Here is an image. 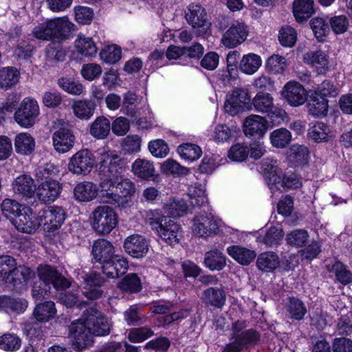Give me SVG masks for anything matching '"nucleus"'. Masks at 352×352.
<instances>
[{"label": "nucleus", "instance_id": "nucleus-9", "mask_svg": "<svg viewBox=\"0 0 352 352\" xmlns=\"http://www.w3.org/2000/svg\"><path fill=\"white\" fill-rule=\"evenodd\" d=\"M186 19L193 29H197L198 35H203L210 29V23L207 19L206 10L198 4H190L186 11Z\"/></svg>", "mask_w": 352, "mask_h": 352}, {"label": "nucleus", "instance_id": "nucleus-30", "mask_svg": "<svg viewBox=\"0 0 352 352\" xmlns=\"http://www.w3.org/2000/svg\"><path fill=\"white\" fill-rule=\"evenodd\" d=\"M285 309L287 317L292 320H301L307 314V308L304 302L298 298H287Z\"/></svg>", "mask_w": 352, "mask_h": 352}, {"label": "nucleus", "instance_id": "nucleus-61", "mask_svg": "<svg viewBox=\"0 0 352 352\" xmlns=\"http://www.w3.org/2000/svg\"><path fill=\"white\" fill-rule=\"evenodd\" d=\"M278 41L283 47H292L297 41V32L290 26L283 27L279 30Z\"/></svg>", "mask_w": 352, "mask_h": 352}, {"label": "nucleus", "instance_id": "nucleus-14", "mask_svg": "<svg viewBox=\"0 0 352 352\" xmlns=\"http://www.w3.org/2000/svg\"><path fill=\"white\" fill-rule=\"evenodd\" d=\"M39 279L44 283L51 284L56 289L69 287V282L64 278L57 270L49 265H41L37 267Z\"/></svg>", "mask_w": 352, "mask_h": 352}, {"label": "nucleus", "instance_id": "nucleus-60", "mask_svg": "<svg viewBox=\"0 0 352 352\" xmlns=\"http://www.w3.org/2000/svg\"><path fill=\"white\" fill-rule=\"evenodd\" d=\"M119 287L124 292L135 293L141 290L142 285L139 277L135 274H131L119 283Z\"/></svg>", "mask_w": 352, "mask_h": 352}, {"label": "nucleus", "instance_id": "nucleus-41", "mask_svg": "<svg viewBox=\"0 0 352 352\" xmlns=\"http://www.w3.org/2000/svg\"><path fill=\"white\" fill-rule=\"evenodd\" d=\"M309 113L314 117L325 116L328 112V100L321 98L314 93L307 104Z\"/></svg>", "mask_w": 352, "mask_h": 352}, {"label": "nucleus", "instance_id": "nucleus-59", "mask_svg": "<svg viewBox=\"0 0 352 352\" xmlns=\"http://www.w3.org/2000/svg\"><path fill=\"white\" fill-rule=\"evenodd\" d=\"M177 151L182 157L190 161L199 159L202 153L201 149L199 146L189 143L179 146Z\"/></svg>", "mask_w": 352, "mask_h": 352}, {"label": "nucleus", "instance_id": "nucleus-47", "mask_svg": "<svg viewBox=\"0 0 352 352\" xmlns=\"http://www.w3.org/2000/svg\"><path fill=\"white\" fill-rule=\"evenodd\" d=\"M284 236L283 230L280 226H272L270 227L263 235L258 236V240L267 246L272 247L280 243Z\"/></svg>", "mask_w": 352, "mask_h": 352}, {"label": "nucleus", "instance_id": "nucleus-58", "mask_svg": "<svg viewBox=\"0 0 352 352\" xmlns=\"http://www.w3.org/2000/svg\"><path fill=\"white\" fill-rule=\"evenodd\" d=\"M21 346V340L14 333H5L0 336V349L4 351H16Z\"/></svg>", "mask_w": 352, "mask_h": 352}, {"label": "nucleus", "instance_id": "nucleus-44", "mask_svg": "<svg viewBox=\"0 0 352 352\" xmlns=\"http://www.w3.org/2000/svg\"><path fill=\"white\" fill-rule=\"evenodd\" d=\"M110 130V121L104 116H100L91 123L90 134L97 139L103 140L108 136Z\"/></svg>", "mask_w": 352, "mask_h": 352}, {"label": "nucleus", "instance_id": "nucleus-13", "mask_svg": "<svg viewBox=\"0 0 352 352\" xmlns=\"http://www.w3.org/2000/svg\"><path fill=\"white\" fill-rule=\"evenodd\" d=\"M283 98L292 107L303 104L307 100V92L304 87L296 81L287 82L281 91Z\"/></svg>", "mask_w": 352, "mask_h": 352}, {"label": "nucleus", "instance_id": "nucleus-48", "mask_svg": "<svg viewBox=\"0 0 352 352\" xmlns=\"http://www.w3.org/2000/svg\"><path fill=\"white\" fill-rule=\"evenodd\" d=\"M96 104L91 100L75 101L72 105L74 115L81 120H89L94 114Z\"/></svg>", "mask_w": 352, "mask_h": 352}, {"label": "nucleus", "instance_id": "nucleus-22", "mask_svg": "<svg viewBox=\"0 0 352 352\" xmlns=\"http://www.w3.org/2000/svg\"><path fill=\"white\" fill-rule=\"evenodd\" d=\"M268 129V122L258 115H250L243 122V131L246 136L262 138Z\"/></svg>", "mask_w": 352, "mask_h": 352}, {"label": "nucleus", "instance_id": "nucleus-35", "mask_svg": "<svg viewBox=\"0 0 352 352\" xmlns=\"http://www.w3.org/2000/svg\"><path fill=\"white\" fill-rule=\"evenodd\" d=\"M119 197L118 207L124 206L129 201L131 195L135 192V184L129 179L124 178L122 175L120 179L116 182Z\"/></svg>", "mask_w": 352, "mask_h": 352}, {"label": "nucleus", "instance_id": "nucleus-26", "mask_svg": "<svg viewBox=\"0 0 352 352\" xmlns=\"http://www.w3.org/2000/svg\"><path fill=\"white\" fill-rule=\"evenodd\" d=\"M303 60L307 64L311 65L318 75H324L328 71V58L327 54L321 50L306 53L303 56Z\"/></svg>", "mask_w": 352, "mask_h": 352}, {"label": "nucleus", "instance_id": "nucleus-51", "mask_svg": "<svg viewBox=\"0 0 352 352\" xmlns=\"http://www.w3.org/2000/svg\"><path fill=\"white\" fill-rule=\"evenodd\" d=\"M308 135L316 142H327L331 137V129L327 124L317 122L309 129Z\"/></svg>", "mask_w": 352, "mask_h": 352}, {"label": "nucleus", "instance_id": "nucleus-23", "mask_svg": "<svg viewBox=\"0 0 352 352\" xmlns=\"http://www.w3.org/2000/svg\"><path fill=\"white\" fill-rule=\"evenodd\" d=\"M52 140L54 149L59 153H64L72 148L75 137L70 129L62 127L54 133Z\"/></svg>", "mask_w": 352, "mask_h": 352}, {"label": "nucleus", "instance_id": "nucleus-5", "mask_svg": "<svg viewBox=\"0 0 352 352\" xmlns=\"http://www.w3.org/2000/svg\"><path fill=\"white\" fill-rule=\"evenodd\" d=\"M93 336L82 316L69 326V336L74 349L77 351H82L91 346Z\"/></svg>", "mask_w": 352, "mask_h": 352}, {"label": "nucleus", "instance_id": "nucleus-40", "mask_svg": "<svg viewBox=\"0 0 352 352\" xmlns=\"http://www.w3.org/2000/svg\"><path fill=\"white\" fill-rule=\"evenodd\" d=\"M28 305V302L24 298H12L6 296L0 297V309H3L8 312L23 313Z\"/></svg>", "mask_w": 352, "mask_h": 352}, {"label": "nucleus", "instance_id": "nucleus-55", "mask_svg": "<svg viewBox=\"0 0 352 352\" xmlns=\"http://www.w3.org/2000/svg\"><path fill=\"white\" fill-rule=\"evenodd\" d=\"M165 209L173 217H182L186 214L188 206L182 198H173L165 204Z\"/></svg>", "mask_w": 352, "mask_h": 352}, {"label": "nucleus", "instance_id": "nucleus-24", "mask_svg": "<svg viewBox=\"0 0 352 352\" xmlns=\"http://www.w3.org/2000/svg\"><path fill=\"white\" fill-rule=\"evenodd\" d=\"M36 192L41 201L50 203L53 202L59 195L60 186L55 179L46 180L36 188Z\"/></svg>", "mask_w": 352, "mask_h": 352}, {"label": "nucleus", "instance_id": "nucleus-50", "mask_svg": "<svg viewBox=\"0 0 352 352\" xmlns=\"http://www.w3.org/2000/svg\"><path fill=\"white\" fill-rule=\"evenodd\" d=\"M45 65L62 62L65 58V52L59 43H52L47 45L45 50Z\"/></svg>", "mask_w": 352, "mask_h": 352}, {"label": "nucleus", "instance_id": "nucleus-18", "mask_svg": "<svg viewBox=\"0 0 352 352\" xmlns=\"http://www.w3.org/2000/svg\"><path fill=\"white\" fill-rule=\"evenodd\" d=\"M252 104L255 110L261 113H272L279 118H283L286 114L283 109L274 106V99L268 93H257L252 100Z\"/></svg>", "mask_w": 352, "mask_h": 352}, {"label": "nucleus", "instance_id": "nucleus-43", "mask_svg": "<svg viewBox=\"0 0 352 352\" xmlns=\"http://www.w3.org/2000/svg\"><path fill=\"white\" fill-rule=\"evenodd\" d=\"M280 263L278 255L272 252H267L261 254L257 260L258 268L263 272H270L276 270Z\"/></svg>", "mask_w": 352, "mask_h": 352}, {"label": "nucleus", "instance_id": "nucleus-49", "mask_svg": "<svg viewBox=\"0 0 352 352\" xmlns=\"http://www.w3.org/2000/svg\"><path fill=\"white\" fill-rule=\"evenodd\" d=\"M261 166L269 182L272 184V186L270 188L272 190L275 185L280 182V169L276 164V161L272 159H265L263 160Z\"/></svg>", "mask_w": 352, "mask_h": 352}, {"label": "nucleus", "instance_id": "nucleus-36", "mask_svg": "<svg viewBox=\"0 0 352 352\" xmlns=\"http://www.w3.org/2000/svg\"><path fill=\"white\" fill-rule=\"evenodd\" d=\"M262 65L260 56L254 53H249L243 56L240 60L239 68L240 71L248 75L256 73Z\"/></svg>", "mask_w": 352, "mask_h": 352}, {"label": "nucleus", "instance_id": "nucleus-45", "mask_svg": "<svg viewBox=\"0 0 352 352\" xmlns=\"http://www.w3.org/2000/svg\"><path fill=\"white\" fill-rule=\"evenodd\" d=\"M187 193L191 204L194 206L200 207L208 202V198L205 195V187L200 182L190 184Z\"/></svg>", "mask_w": 352, "mask_h": 352}, {"label": "nucleus", "instance_id": "nucleus-1", "mask_svg": "<svg viewBox=\"0 0 352 352\" xmlns=\"http://www.w3.org/2000/svg\"><path fill=\"white\" fill-rule=\"evenodd\" d=\"M74 24L67 17L55 18L41 23L32 30L33 36L37 39L50 41L52 39H67Z\"/></svg>", "mask_w": 352, "mask_h": 352}, {"label": "nucleus", "instance_id": "nucleus-63", "mask_svg": "<svg viewBox=\"0 0 352 352\" xmlns=\"http://www.w3.org/2000/svg\"><path fill=\"white\" fill-rule=\"evenodd\" d=\"M311 28L318 41L323 40L324 37L329 32V22H327L324 19L320 17H316L310 21Z\"/></svg>", "mask_w": 352, "mask_h": 352}, {"label": "nucleus", "instance_id": "nucleus-25", "mask_svg": "<svg viewBox=\"0 0 352 352\" xmlns=\"http://www.w3.org/2000/svg\"><path fill=\"white\" fill-rule=\"evenodd\" d=\"M92 255L96 262H107L115 256L114 247L106 239L96 240L92 246Z\"/></svg>", "mask_w": 352, "mask_h": 352}, {"label": "nucleus", "instance_id": "nucleus-7", "mask_svg": "<svg viewBox=\"0 0 352 352\" xmlns=\"http://www.w3.org/2000/svg\"><path fill=\"white\" fill-rule=\"evenodd\" d=\"M95 162V157L90 151L80 150L70 158L68 169L74 175L85 176L91 171Z\"/></svg>", "mask_w": 352, "mask_h": 352}, {"label": "nucleus", "instance_id": "nucleus-4", "mask_svg": "<svg viewBox=\"0 0 352 352\" xmlns=\"http://www.w3.org/2000/svg\"><path fill=\"white\" fill-rule=\"evenodd\" d=\"M78 270L77 279L80 281L82 294L88 300H94L100 298L104 294L101 287L105 280L103 277L96 272L91 274L80 273Z\"/></svg>", "mask_w": 352, "mask_h": 352}, {"label": "nucleus", "instance_id": "nucleus-64", "mask_svg": "<svg viewBox=\"0 0 352 352\" xmlns=\"http://www.w3.org/2000/svg\"><path fill=\"white\" fill-rule=\"evenodd\" d=\"M57 83L63 90L72 95H80L84 89L81 83L68 78H60Z\"/></svg>", "mask_w": 352, "mask_h": 352}, {"label": "nucleus", "instance_id": "nucleus-15", "mask_svg": "<svg viewBox=\"0 0 352 352\" xmlns=\"http://www.w3.org/2000/svg\"><path fill=\"white\" fill-rule=\"evenodd\" d=\"M35 277V273L30 267L25 265L14 266L11 272L6 276L3 283L13 289L21 288Z\"/></svg>", "mask_w": 352, "mask_h": 352}, {"label": "nucleus", "instance_id": "nucleus-19", "mask_svg": "<svg viewBox=\"0 0 352 352\" xmlns=\"http://www.w3.org/2000/svg\"><path fill=\"white\" fill-rule=\"evenodd\" d=\"M116 179L100 177L99 186V199L100 202L118 207L119 197Z\"/></svg>", "mask_w": 352, "mask_h": 352}, {"label": "nucleus", "instance_id": "nucleus-3", "mask_svg": "<svg viewBox=\"0 0 352 352\" xmlns=\"http://www.w3.org/2000/svg\"><path fill=\"white\" fill-rule=\"evenodd\" d=\"M125 170L124 161L115 151L103 152L99 158L100 177L120 179Z\"/></svg>", "mask_w": 352, "mask_h": 352}, {"label": "nucleus", "instance_id": "nucleus-31", "mask_svg": "<svg viewBox=\"0 0 352 352\" xmlns=\"http://www.w3.org/2000/svg\"><path fill=\"white\" fill-rule=\"evenodd\" d=\"M314 0H294L293 2V13L296 20L303 22L310 18L315 12Z\"/></svg>", "mask_w": 352, "mask_h": 352}, {"label": "nucleus", "instance_id": "nucleus-10", "mask_svg": "<svg viewBox=\"0 0 352 352\" xmlns=\"http://www.w3.org/2000/svg\"><path fill=\"white\" fill-rule=\"evenodd\" d=\"M65 217L66 213L62 207L52 206L41 211L39 219L40 223L43 222L45 230L53 232L60 228Z\"/></svg>", "mask_w": 352, "mask_h": 352}, {"label": "nucleus", "instance_id": "nucleus-11", "mask_svg": "<svg viewBox=\"0 0 352 352\" xmlns=\"http://www.w3.org/2000/svg\"><path fill=\"white\" fill-rule=\"evenodd\" d=\"M248 35V26L244 23L235 21L223 34L221 41L226 47L234 48L243 43Z\"/></svg>", "mask_w": 352, "mask_h": 352}, {"label": "nucleus", "instance_id": "nucleus-34", "mask_svg": "<svg viewBox=\"0 0 352 352\" xmlns=\"http://www.w3.org/2000/svg\"><path fill=\"white\" fill-rule=\"evenodd\" d=\"M228 254L241 265H249L256 257L254 251L239 245H232L227 249Z\"/></svg>", "mask_w": 352, "mask_h": 352}, {"label": "nucleus", "instance_id": "nucleus-38", "mask_svg": "<svg viewBox=\"0 0 352 352\" xmlns=\"http://www.w3.org/2000/svg\"><path fill=\"white\" fill-rule=\"evenodd\" d=\"M56 313L55 304L52 301H45L36 305L33 316L37 322H47L54 317Z\"/></svg>", "mask_w": 352, "mask_h": 352}, {"label": "nucleus", "instance_id": "nucleus-2", "mask_svg": "<svg viewBox=\"0 0 352 352\" xmlns=\"http://www.w3.org/2000/svg\"><path fill=\"white\" fill-rule=\"evenodd\" d=\"M92 229L99 235L109 234L118 224V216L109 206H98L90 215Z\"/></svg>", "mask_w": 352, "mask_h": 352}, {"label": "nucleus", "instance_id": "nucleus-12", "mask_svg": "<svg viewBox=\"0 0 352 352\" xmlns=\"http://www.w3.org/2000/svg\"><path fill=\"white\" fill-rule=\"evenodd\" d=\"M192 229L195 236H208L217 232L219 222L212 214H199L193 219Z\"/></svg>", "mask_w": 352, "mask_h": 352}, {"label": "nucleus", "instance_id": "nucleus-27", "mask_svg": "<svg viewBox=\"0 0 352 352\" xmlns=\"http://www.w3.org/2000/svg\"><path fill=\"white\" fill-rule=\"evenodd\" d=\"M258 338L256 331L246 329L239 334L235 340L226 347L223 352H240L245 345L256 342Z\"/></svg>", "mask_w": 352, "mask_h": 352}, {"label": "nucleus", "instance_id": "nucleus-6", "mask_svg": "<svg viewBox=\"0 0 352 352\" xmlns=\"http://www.w3.org/2000/svg\"><path fill=\"white\" fill-rule=\"evenodd\" d=\"M87 327L97 336L108 335L111 330V322L98 309L92 307L86 309L82 314Z\"/></svg>", "mask_w": 352, "mask_h": 352}, {"label": "nucleus", "instance_id": "nucleus-21", "mask_svg": "<svg viewBox=\"0 0 352 352\" xmlns=\"http://www.w3.org/2000/svg\"><path fill=\"white\" fill-rule=\"evenodd\" d=\"M148 243L140 235L133 234L126 237L124 242L125 252L134 258H142L148 251Z\"/></svg>", "mask_w": 352, "mask_h": 352}, {"label": "nucleus", "instance_id": "nucleus-56", "mask_svg": "<svg viewBox=\"0 0 352 352\" xmlns=\"http://www.w3.org/2000/svg\"><path fill=\"white\" fill-rule=\"evenodd\" d=\"M121 48L116 45L105 47L100 52V60L107 64L113 65L121 58Z\"/></svg>", "mask_w": 352, "mask_h": 352}, {"label": "nucleus", "instance_id": "nucleus-57", "mask_svg": "<svg viewBox=\"0 0 352 352\" xmlns=\"http://www.w3.org/2000/svg\"><path fill=\"white\" fill-rule=\"evenodd\" d=\"M309 234L303 229L294 230L286 236V242L288 245L295 247L304 246L309 240Z\"/></svg>", "mask_w": 352, "mask_h": 352}, {"label": "nucleus", "instance_id": "nucleus-62", "mask_svg": "<svg viewBox=\"0 0 352 352\" xmlns=\"http://www.w3.org/2000/svg\"><path fill=\"white\" fill-rule=\"evenodd\" d=\"M309 150L302 145H292L289 150L290 160L297 165L305 164L308 160Z\"/></svg>", "mask_w": 352, "mask_h": 352}, {"label": "nucleus", "instance_id": "nucleus-33", "mask_svg": "<svg viewBox=\"0 0 352 352\" xmlns=\"http://www.w3.org/2000/svg\"><path fill=\"white\" fill-rule=\"evenodd\" d=\"M131 170L135 175L143 179H151L155 175L153 163L147 160L138 158L132 164Z\"/></svg>", "mask_w": 352, "mask_h": 352}, {"label": "nucleus", "instance_id": "nucleus-53", "mask_svg": "<svg viewBox=\"0 0 352 352\" xmlns=\"http://www.w3.org/2000/svg\"><path fill=\"white\" fill-rule=\"evenodd\" d=\"M270 139L274 147L285 148L291 142L292 135L285 128H280L270 133Z\"/></svg>", "mask_w": 352, "mask_h": 352}, {"label": "nucleus", "instance_id": "nucleus-29", "mask_svg": "<svg viewBox=\"0 0 352 352\" xmlns=\"http://www.w3.org/2000/svg\"><path fill=\"white\" fill-rule=\"evenodd\" d=\"M226 293L223 288L209 287L201 295L203 302L207 306L221 308L226 302Z\"/></svg>", "mask_w": 352, "mask_h": 352}, {"label": "nucleus", "instance_id": "nucleus-16", "mask_svg": "<svg viewBox=\"0 0 352 352\" xmlns=\"http://www.w3.org/2000/svg\"><path fill=\"white\" fill-rule=\"evenodd\" d=\"M250 101V96L247 89L236 88L230 95L227 96L224 104L226 112L234 116L239 113Z\"/></svg>", "mask_w": 352, "mask_h": 352}, {"label": "nucleus", "instance_id": "nucleus-39", "mask_svg": "<svg viewBox=\"0 0 352 352\" xmlns=\"http://www.w3.org/2000/svg\"><path fill=\"white\" fill-rule=\"evenodd\" d=\"M75 47L77 52L85 57H94L98 52L93 39L81 34L78 36L75 41Z\"/></svg>", "mask_w": 352, "mask_h": 352}, {"label": "nucleus", "instance_id": "nucleus-46", "mask_svg": "<svg viewBox=\"0 0 352 352\" xmlns=\"http://www.w3.org/2000/svg\"><path fill=\"white\" fill-rule=\"evenodd\" d=\"M205 265L211 270H221L226 265V258L217 249L207 252L204 258Z\"/></svg>", "mask_w": 352, "mask_h": 352}, {"label": "nucleus", "instance_id": "nucleus-52", "mask_svg": "<svg viewBox=\"0 0 352 352\" xmlns=\"http://www.w3.org/2000/svg\"><path fill=\"white\" fill-rule=\"evenodd\" d=\"M26 206L12 199H5L1 204L3 214L12 222Z\"/></svg>", "mask_w": 352, "mask_h": 352}, {"label": "nucleus", "instance_id": "nucleus-28", "mask_svg": "<svg viewBox=\"0 0 352 352\" xmlns=\"http://www.w3.org/2000/svg\"><path fill=\"white\" fill-rule=\"evenodd\" d=\"M157 234L165 243L174 245L179 243L182 237V229L179 224L170 219L160 230Z\"/></svg>", "mask_w": 352, "mask_h": 352}, {"label": "nucleus", "instance_id": "nucleus-54", "mask_svg": "<svg viewBox=\"0 0 352 352\" xmlns=\"http://www.w3.org/2000/svg\"><path fill=\"white\" fill-rule=\"evenodd\" d=\"M19 73L16 68L3 67L0 69V86L8 89L19 81Z\"/></svg>", "mask_w": 352, "mask_h": 352}, {"label": "nucleus", "instance_id": "nucleus-17", "mask_svg": "<svg viewBox=\"0 0 352 352\" xmlns=\"http://www.w3.org/2000/svg\"><path fill=\"white\" fill-rule=\"evenodd\" d=\"M12 223L18 230L26 233L34 232L41 225L39 218L38 219L32 209L27 206L23 208L21 213Z\"/></svg>", "mask_w": 352, "mask_h": 352}, {"label": "nucleus", "instance_id": "nucleus-42", "mask_svg": "<svg viewBox=\"0 0 352 352\" xmlns=\"http://www.w3.org/2000/svg\"><path fill=\"white\" fill-rule=\"evenodd\" d=\"M145 221L157 233L170 220L159 210H149L145 212Z\"/></svg>", "mask_w": 352, "mask_h": 352}, {"label": "nucleus", "instance_id": "nucleus-8", "mask_svg": "<svg viewBox=\"0 0 352 352\" xmlns=\"http://www.w3.org/2000/svg\"><path fill=\"white\" fill-rule=\"evenodd\" d=\"M39 114L37 102L30 98H25L14 113L16 122L22 127L28 128L34 125Z\"/></svg>", "mask_w": 352, "mask_h": 352}, {"label": "nucleus", "instance_id": "nucleus-37", "mask_svg": "<svg viewBox=\"0 0 352 352\" xmlns=\"http://www.w3.org/2000/svg\"><path fill=\"white\" fill-rule=\"evenodd\" d=\"M14 148L16 152L20 155H30L34 151L35 148L34 139L29 133H19L14 139Z\"/></svg>", "mask_w": 352, "mask_h": 352}, {"label": "nucleus", "instance_id": "nucleus-20", "mask_svg": "<svg viewBox=\"0 0 352 352\" xmlns=\"http://www.w3.org/2000/svg\"><path fill=\"white\" fill-rule=\"evenodd\" d=\"M14 193L23 199L32 198L36 191V185L34 179L28 175H21L16 177L12 184Z\"/></svg>", "mask_w": 352, "mask_h": 352}, {"label": "nucleus", "instance_id": "nucleus-32", "mask_svg": "<svg viewBox=\"0 0 352 352\" xmlns=\"http://www.w3.org/2000/svg\"><path fill=\"white\" fill-rule=\"evenodd\" d=\"M98 189L96 184L91 182L78 183L74 189V195L79 201H90L97 195Z\"/></svg>", "mask_w": 352, "mask_h": 352}]
</instances>
